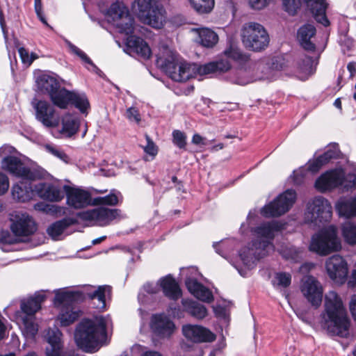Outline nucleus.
<instances>
[{"mask_svg": "<svg viewBox=\"0 0 356 356\" xmlns=\"http://www.w3.org/2000/svg\"><path fill=\"white\" fill-rule=\"evenodd\" d=\"M156 62L172 80L178 82L186 81L196 74L202 76L216 73L213 62L204 65L181 62L178 54L166 46L160 49Z\"/></svg>", "mask_w": 356, "mask_h": 356, "instance_id": "nucleus-1", "label": "nucleus"}, {"mask_svg": "<svg viewBox=\"0 0 356 356\" xmlns=\"http://www.w3.org/2000/svg\"><path fill=\"white\" fill-rule=\"evenodd\" d=\"M113 27L120 33L125 34L127 51L130 54H136L138 57L147 60L152 55V51L147 43L140 37L131 35L136 31L134 19L129 14L128 8L120 1L113 3Z\"/></svg>", "mask_w": 356, "mask_h": 356, "instance_id": "nucleus-2", "label": "nucleus"}, {"mask_svg": "<svg viewBox=\"0 0 356 356\" xmlns=\"http://www.w3.org/2000/svg\"><path fill=\"white\" fill-rule=\"evenodd\" d=\"M284 227V224L276 220L263 222L253 227L252 232L257 238L252 241L251 248L241 250L240 257L243 262L250 266L256 260L265 257L269 251L273 250L274 246L272 241L275 234L283 229Z\"/></svg>", "mask_w": 356, "mask_h": 356, "instance_id": "nucleus-3", "label": "nucleus"}, {"mask_svg": "<svg viewBox=\"0 0 356 356\" xmlns=\"http://www.w3.org/2000/svg\"><path fill=\"white\" fill-rule=\"evenodd\" d=\"M107 339L106 323L102 316L84 318L76 326L74 341L86 353L97 352Z\"/></svg>", "mask_w": 356, "mask_h": 356, "instance_id": "nucleus-4", "label": "nucleus"}, {"mask_svg": "<svg viewBox=\"0 0 356 356\" xmlns=\"http://www.w3.org/2000/svg\"><path fill=\"white\" fill-rule=\"evenodd\" d=\"M36 82L39 89L47 92L53 104L60 108H65L70 102L81 113H85L89 107V102L85 94L61 88L58 81L51 76L41 74L37 78Z\"/></svg>", "mask_w": 356, "mask_h": 356, "instance_id": "nucleus-5", "label": "nucleus"}, {"mask_svg": "<svg viewBox=\"0 0 356 356\" xmlns=\"http://www.w3.org/2000/svg\"><path fill=\"white\" fill-rule=\"evenodd\" d=\"M323 318L329 334L342 338L349 336L350 321L341 298L335 291H330L325 295Z\"/></svg>", "mask_w": 356, "mask_h": 356, "instance_id": "nucleus-6", "label": "nucleus"}, {"mask_svg": "<svg viewBox=\"0 0 356 356\" xmlns=\"http://www.w3.org/2000/svg\"><path fill=\"white\" fill-rule=\"evenodd\" d=\"M45 299L44 292L38 291L34 296L21 302L18 321L22 334L26 339H33L38 332L35 314L40 309L41 304Z\"/></svg>", "mask_w": 356, "mask_h": 356, "instance_id": "nucleus-7", "label": "nucleus"}, {"mask_svg": "<svg viewBox=\"0 0 356 356\" xmlns=\"http://www.w3.org/2000/svg\"><path fill=\"white\" fill-rule=\"evenodd\" d=\"M54 303L63 305L57 317L61 326H68L75 322L81 316V311L71 303L81 298L82 294L78 291L67 289L54 291Z\"/></svg>", "mask_w": 356, "mask_h": 356, "instance_id": "nucleus-8", "label": "nucleus"}, {"mask_svg": "<svg viewBox=\"0 0 356 356\" xmlns=\"http://www.w3.org/2000/svg\"><path fill=\"white\" fill-rule=\"evenodd\" d=\"M136 13L143 23L154 29L163 28L166 20V11L156 0H137Z\"/></svg>", "mask_w": 356, "mask_h": 356, "instance_id": "nucleus-9", "label": "nucleus"}, {"mask_svg": "<svg viewBox=\"0 0 356 356\" xmlns=\"http://www.w3.org/2000/svg\"><path fill=\"white\" fill-rule=\"evenodd\" d=\"M341 248L339 238L337 237V230L334 225H330L321 229L312 237L309 246L311 252L321 256H326Z\"/></svg>", "mask_w": 356, "mask_h": 356, "instance_id": "nucleus-10", "label": "nucleus"}, {"mask_svg": "<svg viewBox=\"0 0 356 356\" xmlns=\"http://www.w3.org/2000/svg\"><path fill=\"white\" fill-rule=\"evenodd\" d=\"M15 151V148L8 145H3L0 147L1 166L2 170L22 179H34L35 177V172L19 158L13 155Z\"/></svg>", "mask_w": 356, "mask_h": 356, "instance_id": "nucleus-11", "label": "nucleus"}, {"mask_svg": "<svg viewBox=\"0 0 356 356\" xmlns=\"http://www.w3.org/2000/svg\"><path fill=\"white\" fill-rule=\"evenodd\" d=\"M67 204L73 209H81L89 205H111V195L92 198L90 193L82 188L63 186Z\"/></svg>", "mask_w": 356, "mask_h": 356, "instance_id": "nucleus-12", "label": "nucleus"}, {"mask_svg": "<svg viewBox=\"0 0 356 356\" xmlns=\"http://www.w3.org/2000/svg\"><path fill=\"white\" fill-rule=\"evenodd\" d=\"M241 38L244 46L254 51L264 50L270 41L266 30L261 24L256 22H248L243 25Z\"/></svg>", "mask_w": 356, "mask_h": 356, "instance_id": "nucleus-13", "label": "nucleus"}, {"mask_svg": "<svg viewBox=\"0 0 356 356\" xmlns=\"http://www.w3.org/2000/svg\"><path fill=\"white\" fill-rule=\"evenodd\" d=\"M332 213V206L328 200L317 196L307 202L305 215L308 222L317 225L329 221Z\"/></svg>", "mask_w": 356, "mask_h": 356, "instance_id": "nucleus-14", "label": "nucleus"}, {"mask_svg": "<svg viewBox=\"0 0 356 356\" xmlns=\"http://www.w3.org/2000/svg\"><path fill=\"white\" fill-rule=\"evenodd\" d=\"M296 200V191L293 189H288L277 196L273 202L265 205L261 213L266 218L280 216L290 209Z\"/></svg>", "mask_w": 356, "mask_h": 356, "instance_id": "nucleus-15", "label": "nucleus"}, {"mask_svg": "<svg viewBox=\"0 0 356 356\" xmlns=\"http://www.w3.org/2000/svg\"><path fill=\"white\" fill-rule=\"evenodd\" d=\"M10 220V229L18 237H29L37 229L35 221L26 213L16 211L11 215Z\"/></svg>", "mask_w": 356, "mask_h": 356, "instance_id": "nucleus-16", "label": "nucleus"}, {"mask_svg": "<svg viewBox=\"0 0 356 356\" xmlns=\"http://www.w3.org/2000/svg\"><path fill=\"white\" fill-rule=\"evenodd\" d=\"M300 289L312 305L316 307L320 306L323 298V289L315 277L311 275L305 277L302 280Z\"/></svg>", "mask_w": 356, "mask_h": 356, "instance_id": "nucleus-17", "label": "nucleus"}, {"mask_svg": "<svg viewBox=\"0 0 356 356\" xmlns=\"http://www.w3.org/2000/svg\"><path fill=\"white\" fill-rule=\"evenodd\" d=\"M325 267L330 279L338 284L345 282L348 276V266L342 257L334 254L328 258Z\"/></svg>", "mask_w": 356, "mask_h": 356, "instance_id": "nucleus-18", "label": "nucleus"}, {"mask_svg": "<svg viewBox=\"0 0 356 356\" xmlns=\"http://www.w3.org/2000/svg\"><path fill=\"white\" fill-rule=\"evenodd\" d=\"M61 336L60 331L56 327L47 330L44 338L49 345L46 348L47 356H76L74 351H61Z\"/></svg>", "mask_w": 356, "mask_h": 356, "instance_id": "nucleus-19", "label": "nucleus"}, {"mask_svg": "<svg viewBox=\"0 0 356 356\" xmlns=\"http://www.w3.org/2000/svg\"><path fill=\"white\" fill-rule=\"evenodd\" d=\"M150 327L152 332L159 338H169L173 334L175 323L165 314H154L151 318Z\"/></svg>", "mask_w": 356, "mask_h": 356, "instance_id": "nucleus-20", "label": "nucleus"}, {"mask_svg": "<svg viewBox=\"0 0 356 356\" xmlns=\"http://www.w3.org/2000/svg\"><path fill=\"white\" fill-rule=\"evenodd\" d=\"M182 332L186 338L195 343L212 342L216 339L213 332L200 325H184Z\"/></svg>", "mask_w": 356, "mask_h": 356, "instance_id": "nucleus-21", "label": "nucleus"}, {"mask_svg": "<svg viewBox=\"0 0 356 356\" xmlns=\"http://www.w3.org/2000/svg\"><path fill=\"white\" fill-rule=\"evenodd\" d=\"M35 191L42 199L50 202H59L64 197L63 188L55 184L40 182L35 184Z\"/></svg>", "mask_w": 356, "mask_h": 356, "instance_id": "nucleus-22", "label": "nucleus"}, {"mask_svg": "<svg viewBox=\"0 0 356 356\" xmlns=\"http://www.w3.org/2000/svg\"><path fill=\"white\" fill-rule=\"evenodd\" d=\"M35 117L46 127H55L58 120L54 118V109L47 102L39 101L35 106Z\"/></svg>", "mask_w": 356, "mask_h": 356, "instance_id": "nucleus-23", "label": "nucleus"}, {"mask_svg": "<svg viewBox=\"0 0 356 356\" xmlns=\"http://www.w3.org/2000/svg\"><path fill=\"white\" fill-rule=\"evenodd\" d=\"M343 175L337 170L326 172L321 175L315 182V187L321 192L332 189L343 184Z\"/></svg>", "mask_w": 356, "mask_h": 356, "instance_id": "nucleus-24", "label": "nucleus"}, {"mask_svg": "<svg viewBox=\"0 0 356 356\" xmlns=\"http://www.w3.org/2000/svg\"><path fill=\"white\" fill-rule=\"evenodd\" d=\"M340 151L338 144H330L327 149L322 154L313 161H309L307 165V170L312 172L316 173L319 170L330 160L338 157Z\"/></svg>", "mask_w": 356, "mask_h": 356, "instance_id": "nucleus-25", "label": "nucleus"}, {"mask_svg": "<svg viewBox=\"0 0 356 356\" xmlns=\"http://www.w3.org/2000/svg\"><path fill=\"white\" fill-rule=\"evenodd\" d=\"M304 1L318 23L324 26L330 25V21L326 16L327 3L325 0H304Z\"/></svg>", "mask_w": 356, "mask_h": 356, "instance_id": "nucleus-26", "label": "nucleus"}, {"mask_svg": "<svg viewBox=\"0 0 356 356\" xmlns=\"http://www.w3.org/2000/svg\"><path fill=\"white\" fill-rule=\"evenodd\" d=\"M35 194V186H31V180L23 179L15 184L12 188V195L18 202H25L31 200Z\"/></svg>", "mask_w": 356, "mask_h": 356, "instance_id": "nucleus-27", "label": "nucleus"}, {"mask_svg": "<svg viewBox=\"0 0 356 356\" xmlns=\"http://www.w3.org/2000/svg\"><path fill=\"white\" fill-rule=\"evenodd\" d=\"M186 286L188 290L195 298L205 302H211L213 300V296L211 291L195 279H187Z\"/></svg>", "mask_w": 356, "mask_h": 356, "instance_id": "nucleus-28", "label": "nucleus"}, {"mask_svg": "<svg viewBox=\"0 0 356 356\" xmlns=\"http://www.w3.org/2000/svg\"><path fill=\"white\" fill-rule=\"evenodd\" d=\"M110 214L111 210L102 206L96 209L79 212L77 213V216L83 221L102 223L108 218Z\"/></svg>", "mask_w": 356, "mask_h": 356, "instance_id": "nucleus-29", "label": "nucleus"}, {"mask_svg": "<svg viewBox=\"0 0 356 356\" xmlns=\"http://www.w3.org/2000/svg\"><path fill=\"white\" fill-rule=\"evenodd\" d=\"M316 34V28L314 25L307 24L302 26L298 31V38L302 48L309 51H314L316 45L310 41Z\"/></svg>", "mask_w": 356, "mask_h": 356, "instance_id": "nucleus-30", "label": "nucleus"}, {"mask_svg": "<svg viewBox=\"0 0 356 356\" xmlns=\"http://www.w3.org/2000/svg\"><path fill=\"white\" fill-rule=\"evenodd\" d=\"M161 286L164 295L171 300H177L181 296V291L178 283L171 276L167 275L160 280Z\"/></svg>", "mask_w": 356, "mask_h": 356, "instance_id": "nucleus-31", "label": "nucleus"}, {"mask_svg": "<svg viewBox=\"0 0 356 356\" xmlns=\"http://www.w3.org/2000/svg\"><path fill=\"white\" fill-rule=\"evenodd\" d=\"M336 209L341 216L346 218L356 217V195L340 198L336 204Z\"/></svg>", "mask_w": 356, "mask_h": 356, "instance_id": "nucleus-32", "label": "nucleus"}, {"mask_svg": "<svg viewBox=\"0 0 356 356\" xmlns=\"http://www.w3.org/2000/svg\"><path fill=\"white\" fill-rule=\"evenodd\" d=\"M97 4L99 13L102 15L98 19V24L110 33L111 28V0H99Z\"/></svg>", "mask_w": 356, "mask_h": 356, "instance_id": "nucleus-33", "label": "nucleus"}, {"mask_svg": "<svg viewBox=\"0 0 356 356\" xmlns=\"http://www.w3.org/2000/svg\"><path fill=\"white\" fill-rule=\"evenodd\" d=\"M181 302L184 310L197 319H202L207 315V308L197 302L190 300H182Z\"/></svg>", "mask_w": 356, "mask_h": 356, "instance_id": "nucleus-34", "label": "nucleus"}, {"mask_svg": "<svg viewBox=\"0 0 356 356\" xmlns=\"http://www.w3.org/2000/svg\"><path fill=\"white\" fill-rule=\"evenodd\" d=\"M198 34V42L205 47H212L218 41V35L207 28H201L194 30Z\"/></svg>", "mask_w": 356, "mask_h": 356, "instance_id": "nucleus-35", "label": "nucleus"}, {"mask_svg": "<svg viewBox=\"0 0 356 356\" xmlns=\"http://www.w3.org/2000/svg\"><path fill=\"white\" fill-rule=\"evenodd\" d=\"M76 222V220L74 218H63L51 225L47 229V233L54 239H57L67 227L75 224Z\"/></svg>", "mask_w": 356, "mask_h": 356, "instance_id": "nucleus-36", "label": "nucleus"}, {"mask_svg": "<svg viewBox=\"0 0 356 356\" xmlns=\"http://www.w3.org/2000/svg\"><path fill=\"white\" fill-rule=\"evenodd\" d=\"M67 44L71 52L80 58L88 70L101 76V70L93 63L92 60L86 55L84 51H83L81 49L69 41L67 42Z\"/></svg>", "mask_w": 356, "mask_h": 356, "instance_id": "nucleus-37", "label": "nucleus"}, {"mask_svg": "<svg viewBox=\"0 0 356 356\" xmlns=\"http://www.w3.org/2000/svg\"><path fill=\"white\" fill-rule=\"evenodd\" d=\"M62 133L67 136H71L76 133L79 129L78 118L72 115H65L62 120Z\"/></svg>", "mask_w": 356, "mask_h": 356, "instance_id": "nucleus-38", "label": "nucleus"}, {"mask_svg": "<svg viewBox=\"0 0 356 356\" xmlns=\"http://www.w3.org/2000/svg\"><path fill=\"white\" fill-rule=\"evenodd\" d=\"M223 54L227 58L234 61L243 63L248 60V56L243 54L242 51L236 45L230 44L224 51Z\"/></svg>", "mask_w": 356, "mask_h": 356, "instance_id": "nucleus-39", "label": "nucleus"}, {"mask_svg": "<svg viewBox=\"0 0 356 356\" xmlns=\"http://www.w3.org/2000/svg\"><path fill=\"white\" fill-rule=\"evenodd\" d=\"M193 8L200 14L210 13L214 7V0H189Z\"/></svg>", "mask_w": 356, "mask_h": 356, "instance_id": "nucleus-40", "label": "nucleus"}, {"mask_svg": "<svg viewBox=\"0 0 356 356\" xmlns=\"http://www.w3.org/2000/svg\"><path fill=\"white\" fill-rule=\"evenodd\" d=\"M343 236L346 241L350 245L356 244V225L347 222L342 228Z\"/></svg>", "mask_w": 356, "mask_h": 356, "instance_id": "nucleus-41", "label": "nucleus"}, {"mask_svg": "<svg viewBox=\"0 0 356 356\" xmlns=\"http://www.w3.org/2000/svg\"><path fill=\"white\" fill-rule=\"evenodd\" d=\"M90 298L95 301L94 304L98 309H103L106 306L105 294L104 289L99 287L93 293L90 294Z\"/></svg>", "mask_w": 356, "mask_h": 356, "instance_id": "nucleus-42", "label": "nucleus"}, {"mask_svg": "<svg viewBox=\"0 0 356 356\" xmlns=\"http://www.w3.org/2000/svg\"><path fill=\"white\" fill-rule=\"evenodd\" d=\"M186 134L180 130H174L172 131V143L179 149H186Z\"/></svg>", "mask_w": 356, "mask_h": 356, "instance_id": "nucleus-43", "label": "nucleus"}, {"mask_svg": "<svg viewBox=\"0 0 356 356\" xmlns=\"http://www.w3.org/2000/svg\"><path fill=\"white\" fill-rule=\"evenodd\" d=\"M275 281L273 284H277L278 286L286 288L291 284V275L287 273H277L275 276Z\"/></svg>", "mask_w": 356, "mask_h": 356, "instance_id": "nucleus-44", "label": "nucleus"}, {"mask_svg": "<svg viewBox=\"0 0 356 356\" xmlns=\"http://www.w3.org/2000/svg\"><path fill=\"white\" fill-rule=\"evenodd\" d=\"M282 3L284 10L291 15H294L300 6L299 0H282Z\"/></svg>", "mask_w": 356, "mask_h": 356, "instance_id": "nucleus-45", "label": "nucleus"}, {"mask_svg": "<svg viewBox=\"0 0 356 356\" xmlns=\"http://www.w3.org/2000/svg\"><path fill=\"white\" fill-rule=\"evenodd\" d=\"M214 63L215 72H226L231 69V64L227 59H220L213 62Z\"/></svg>", "mask_w": 356, "mask_h": 356, "instance_id": "nucleus-46", "label": "nucleus"}, {"mask_svg": "<svg viewBox=\"0 0 356 356\" xmlns=\"http://www.w3.org/2000/svg\"><path fill=\"white\" fill-rule=\"evenodd\" d=\"M145 138L147 140V145L143 147L144 152L150 156H156L158 152L157 147L148 135L146 134Z\"/></svg>", "mask_w": 356, "mask_h": 356, "instance_id": "nucleus-47", "label": "nucleus"}, {"mask_svg": "<svg viewBox=\"0 0 356 356\" xmlns=\"http://www.w3.org/2000/svg\"><path fill=\"white\" fill-rule=\"evenodd\" d=\"M46 149L49 153H51L54 156L58 157L63 162H65L66 163H67L69 162L70 159H69L68 156L63 151L57 149L56 147H52L51 145H47Z\"/></svg>", "mask_w": 356, "mask_h": 356, "instance_id": "nucleus-48", "label": "nucleus"}, {"mask_svg": "<svg viewBox=\"0 0 356 356\" xmlns=\"http://www.w3.org/2000/svg\"><path fill=\"white\" fill-rule=\"evenodd\" d=\"M9 186L10 182L8 176L0 172V196L8 191Z\"/></svg>", "mask_w": 356, "mask_h": 356, "instance_id": "nucleus-49", "label": "nucleus"}, {"mask_svg": "<svg viewBox=\"0 0 356 356\" xmlns=\"http://www.w3.org/2000/svg\"><path fill=\"white\" fill-rule=\"evenodd\" d=\"M127 117L131 121L139 123L140 121V115L137 108L131 107L127 111Z\"/></svg>", "mask_w": 356, "mask_h": 356, "instance_id": "nucleus-50", "label": "nucleus"}, {"mask_svg": "<svg viewBox=\"0 0 356 356\" xmlns=\"http://www.w3.org/2000/svg\"><path fill=\"white\" fill-rule=\"evenodd\" d=\"M18 52L22 63L29 66L31 64V60L30 59V54L29 51L24 47H20L18 49Z\"/></svg>", "mask_w": 356, "mask_h": 356, "instance_id": "nucleus-51", "label": "nucleus"}, {"mask_svg": "<svg viewBox=\"0 0 356 356\" xmlns=\"http://www.w3.org/2000/svg\"><path fill=\"white\" fill-rule=\"evenodd\" d=\"M270 0H250V6L256 10H261L266 7Z\"/></svg>", "mask_w": 356, "mask_h": 356, "instance_id": "nucleus-52", "label": "nucleus"}, {"mask_svg": "<svg viewBox=\"0 0 356 356\" xmlns=\"http://www.w3.org/2000/svg\"><path fill=\"white\" fill-rule=\"evenodd\" d=\"M192 143L196 145H206V138L200 136L199 134H195L193 136Z\"/></svg>", "mask_w": 356, "mask_h": 356, "instance_id": "nucleus-53", "label": "nucleus"}, {"mask_svg": "<svg viewBox=\"0 0 356 356\" xmlns=\"http://www.w3.org/2000/svg\"><path fill=\"white\" fill-rule=\"evenodd\" d=\"M127 218V215L120 209H113V221H120Z\"/></svg>", "mask_w": 356, "mask_h": 356, "instance_id": "nucleus-54", "label": "nucleus"}, {"mask_svg": "<svg viewBox=\"0 0 356 356\" xmlns=\"http://www.w3.org/2000/svg\"><path fill=\"white\" fill-rule=\"evenodd\" d=\"M350 311L353 316V319L356 321V295H353L351 297L349 303Z\"/></svg>", "mask_w": 356, "mask_h": 356, "instance_id": "nucleus-55", "label": "nucleus"}, {"mask_svg": "<svg viewBox=\"0 0 356 356\" xmlns=\"http://www.w3.org/2000/svg\"><path fill=\"white\" fill-rule=\"evenodd\" d=\"M123 197L120 192L113 189V206L122 203Z\"/></svg>", "mask_w": 356, "mask_h": 356, "instance_id": "nucleus-56", "label": "nucleus"}, {"mask_svg": "<svg viewBox=\"0 0 356 356\" xmlns=\"http://www.w3.org/2000/svg\"><path fill=\"white\" fill-rule=\"evenodd\" d=\"M293 181L296 185H300L303 181V175L300 172H293Z\"/></svg>", "mask_w": 356, "mask_h": 356, "instance_id": "nucleus-57", "label": "nucleus"}, {"mask_svg": "<svg viewBox=\"0 0 356 356\" xmlns=\"http://www.w3.org/2000/svg\"><path fill=\"white\" fill-rule=\"evenodd\" d=\"M272 67L273 69H275L277 70L282 69V67H283L282 59L279 57L275 58L273 60Z\"/></svg>", "mask_w": 356, "mask_h": 356, "instance_id": "nucleus-58", "label": "nucleus"}, {"mask_svg": "<svg viewBox=\"0 0 356 356\" xmlns=\"http://www.w3.org/2000/svg\"><path fill=\"white\" fill-rule=\"evenodd\" d=\"M168 312L170 313L171 315H172L173 316H178L179 317V307L176 305H170L169 307V310H168Z\"/></svg>", "mask_w": 356, "mask_h": 356, "instance_id": "nucleus-59", "label": "nucleus"}, {"mask_svg": "<svg viewBox=\"0 0 356 356\" xmlns=\"http://www.w3.org/2000/svg\"><path fill=\"white\" fill-rule=\"evenodd\" d=\"M34 7L36 15L42 12V0H34Z\"/></svg>", "mask_w": 356, "mask_h": 356, "instance_id": "nucleus-60", "label": "nucleus"}, {"mask_svg": "<svg viewBox=\"0 0 356 356\" xmlns=\"http://www.w3.org/2000/svg\"><path fill=\"white\" fill-rule=\"evenodd\" d=\"M143 289L148 293H155L156 292V287L149 283L145 284L143 286Z\"/></svg>", "mask_w": 356, "mask_h": 356, "instance_id": "nucleus-61", "label": "nucleus"}, {"mask_svg": "<svg viewBox=\"0 0 356 356\" xmlns=\"http://www.w3.org/2000/svg\"><path fill=\"white\" fill-rule=\"evenodd\" d=\"M348 70L350 72L351 74L355 73V63H349L347 65Z\"/></svg>", "mask_w": 356, "mask_h": 356, "instance_id": "nucleus-62", "label": "nucleus"}, {"mask_svg": "<svg viewBox=\"0 0 356 356\" xmlns=\"http://www.w3.org/2000/svg\"><path fill=\"white\" fill-rule=\"evenodd\" d=\"M143 356H162L159 353L156 351H148L143 354Z\"/></svg>", "mask_w": 356, "mask_h": 356, "instance_id": "nucleus-63", "label": "nucleus"}, {"mask_svg": "<svg viewBox=\"0 0 356 356\" xmlns=\"http://www.w3.org/2000/svg\"><path fill=\"white\" fill-rule=\"evenodd\" d=\"M352 283V285H356V270H354L352 273L351 280L349 284Z\"/></svg>", "mask_w": 356, "mask_h": 356, "instance_id": "nucleus-64", "label": "nucleus"}]
</instances>
